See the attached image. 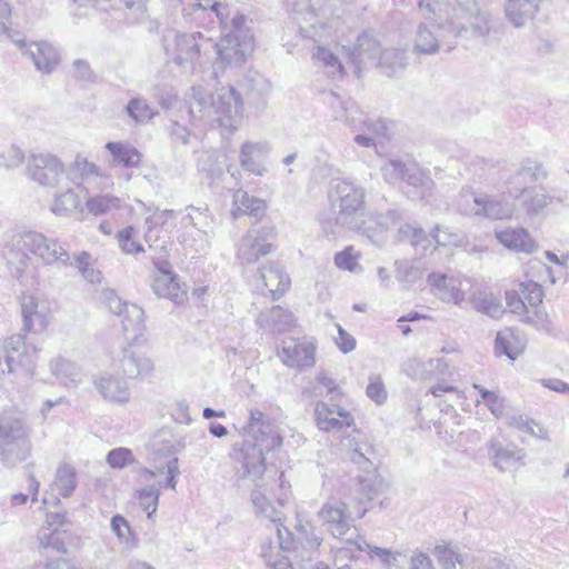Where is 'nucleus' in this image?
<instances>
[{
  "label": "nucleus",
  "mask_w": 569,
  "mask_h": 569,
  "mask_svg": "<svg viewBox=\"0 0 569 569\" xmlns=\"http://www.w3.org/2000/svg\"><path fill=\"white\" fill-rule=\"evenodd\" d=\"M413 52L433 54L446 39L486 38L492 29L491 13L478 0H420Z\"/></svg>",
  "instance_id": "obj_1"
},
{
  "label": "nucleus",
  "mask_w": 569,
  "mask_h": 569,
  "mask_svg": "<svg viewBox=\"0 0 569 569\" xmlns=\"http://www.w3.org/2000/svg\"><path fill=\"white\" fill-rule=\"evenodd\" d=\"M7 259L13 277L23 286H32L37 280L38 268L32 259L44 267L71 266L64 242L33 229H19L12 234Z\"/></svg>",
  "instance_id": "obj_2"
},
{
  "label": "nucleus",
  "mask_w": 569,
  "mask_h": 569,
  "mask_svg": "<svg viewBox=\"0 0 569 569\" xmlns=\"http://www.w3.org/2000/svg\"><path fill=\"white\" fill-rule=\"evenodd\" d=\"M188 113L196 127L217 122L228 133H233L243 120V101L233 87L218 88L209 97L201 86H193L188 96Z\"/></svg>",
  "instance_id": "obj_3"
},
{
  "label": "nucleus",
  "mask_w": 569,
  "mask_h": 569,
  "mask_svg": "<svg viewBox=\"0 0 569 569\" xmlns=\"http://www.w3.org/2000/svg\"><path fill=\"white\" fill-rule=\"evenodd\" d=\"M247 433L254 439V442L244 440L237 460L241 462L253 482L264 480L262 478L266 471L264 451L280 447L282 438L273 420L259 409L250 410Z\"/></svg>",
  "instance_id": "obj_4"
},
{
  "label": "nucleus",
  "mask_w": 569,
  "mask_h": 569,
  "mask_svg": "<svg viewBox=\"0 0 569 569\" xmlns=\"http://www.w3.org/2000/svg\"><path fill=\"white\" fill-rule=\"evenodd\" d=\"M168 62L181 74L190 76L198 72L213 48V41L201 32H173L163 39Z\"/></svg>",
  "instance_id": "obj_5"
},
{
  "label": "nucleus",
  "mask_w": 569,
  "mask_h": 569,
  "mask_svg": "<svg viewBox=\"0 0 569 569\" xmlns=\"http://www.w3.org/2000/svg\"><path fill=\"white\" fill-rule=\"evenodd\" d=\"M329 198L332 207H338L337 226L363 232L370 229L365 227L366 192L362 187L349 180H336L331 186Z\"/></svg>",
  "instance_id": "obj_6"
},
{
  "label": "nucleus",
  "mask_w": 569,
  "mask_h": 569,
  "mask_svg": "<svg viewBox=\"0 0 569 569\" xmlns=\"http://www.w3.org/2000/svg\"><path fill=\"white\" fill-rule=\"evenodd\" d=\"M328 8H317L313 0L292 2L293 20L303 38L321 43L333 39L338 19H330Z\"/></svg>",
  "instance_id": "obj_7"
},
{
  "label": "nucleus",
  "mask_w": 569,
  "mask_h": 569,
  "mask_svg": "<svg viewBox=\"0 0 569 569\" xmlns=\"http://www.w3.org/2000/svg\"><path fill=\"white\" fill-rule=\"evenodd\" d=\"M350 59L359 71L361 67L377 66L387 76H392L406 67L405 51L388 48L381 50L380 43L371 36L365 33L358 38L355 51Z\"/></svg>",
  "instance_id": "obj_8"
},
{
  "label": "nucleus",
  "mask_w": 569,
  "mask_h": 569,
  "mask_svg": "<svg viewBox=\"0 0 569 569\" xmlns=\"http://www.w3.org/2000/svg\"><path fill=\"white\" fill-rule=\"evenodd\" d=\"M30 429L19 418L0 417V461L8 468H13L24 461L30 455Z\"/></svg>",
  "instance_id": "obj_9"
},
{
  "label": "nucleus",
  "mask_w": 569,
  "mask_h": 569,
  "mask_svg": "<svg viewBox=\"0 0 569 569\" xmlns=\"http://www.w3.org/2000/svg\"><path fill=\"white\" fill-rule=\"evenodd\" d=\"M64 173V163L51 152H32L27 159L26 176L40 187L57 188Z\"/></svg>",
  "instance_id": "obj_10"
},
{
  "label": "nucleus",
  "mask_w": 569,
  "mask_h": 569,
  "mask_svg": "<svg viewBox=\"0 0 569 569\" xmlns=\"http://www.w3.org/2000/svg\"><path fill=\"white\" fill-rule=\"evenodd\" d=\"M273 487L274 482L267 479L254 482V488L250 493V501L256 517L263 518L276 523L280 548L287 550L290 549V546L284 540L283 532L288 536H290V532L282 523L286 519L284 513L278 509L269 498V492Z\"/></svg>",
  "instance_id": "obj_11"
},
{
  "label": "nucleus",
  "mask_w": 569,
  "mask_h": 569,
  "mask_svg": "<svg viewBox=\"0 0 569 569\" xmlns=\"http://www.w3.org/2000/svg\"><path fill=\"white\" fill-rule=\"evenodd\" d=\"M213 50L217 58L213 62L214 73L222 71L227 67L238 66L246 61L247 57L253 51L252 34H242V38L226 34L220 42L214 43Z\"/></svg>",
  "instance_id": "obj_12"
},
{
  "label": "nucleus",
  "mask_w": 569,
  "mask_h": 569,
  "mask_svg": "<svg viewBox=\"0 0 569 569\" xmlns=\"http://www.w3.org/2000/svg\"><path fill=\"white\" fill-rule=\"evenodd\" d=\"M317 345L312 338H286L281 341L278 357L288 368L303 370L316 363Z\"/></svg>",
  "instance_id": "obj_13"
},
{
  "label": "nucleus",
  "mask_w": 569,
  "mask_h": 569,
  "mask_svg": "<svg viewBox=\"0 0 569 569\" xmlns=\"http://www.w3.org/2000/svg\"><path fill=\"white\" fill-rule=\"evenodd\" d=\"M19 300L23 330L28 332L46 330L52 316L50 301L30 292L22 293Z\"/></svg>",
  "instance_id": "obj_14"
},
{
  "label": "nucleus",
  "mask_w": 569,
  "mask_h": 569,
  "mask_svg": "<svg viewBox=\"0 0 569 569\" xmlns=\"http://www.w3.org/2000/svg\"><path fill=\"white\" fill-rule=\"evenodd\" d=\"M351 450V460L358 465H366V476L359 477V489L361 491V500H371L377 495L381 480L379 479L376 469L370 461L369 456L372 453V448L367 442L353 439H347L345 443Z\"/></svg>",
  "instance_id": "obj_15"
},
{
  "label": "nucleus",
  "mask_w": 569,
  "mask_h": 569,
  "mask_svg": "<svg viewBox=\"0 0 569 569\" xmlns=\"http://www.w3.org/2000/svg\"><path fill=\"white\" fill-rule=\"evenodd\" d=\"M276 236L273 227H261L249 230L241 239L237 258L242 264H251L258 261L262 256H267L272 250V243L269 241Z\"/></svg>",
  "instance_id": "obj_16"
},
{
  "label": "nucleus",
  "mask_w": 569,
  "mask_h": 569,
  "mask_svg": "<svg viewBox=\"0 0 569 569\" xmlns=\"http://www.w3.org/2000/svg\"><path fill=\"white\" fill-rule=\"evenodd\" d=\"M118 361L121 372L129 379H148L154 371L153 360L134 347V343H128L122 348Z\"/></svg>",
  "instance_id": "obj_17"
},
{
  "label": "nucleus",
  "mask_w": 569,
  "mask_h": 569,
  "mask_svg": "<svg viewBox=\"0 0 569 569\" xmlns=\"http://www.w3.org/2000/svg\"><path fill=\"white\" fill-rule=\"evenodd\" d=\"M319 519L328 526L335 538H342L351 527V516L347 505L338 499L325 502L318 511Z\"/></svg>",
  "instance_id": "obj_18"
},
{
  "label": "nucleus",
  "mask_w": 569,
  "mask_h": 569,
  "mask_svg": "<svg viewBox=\"0 0 569 569\" xmlns=\"http://www.w3.org/2000/svg\"><path fill=\"white\" fill-rule=\"evenodd\" d=\"M271 151V146L268 141H244L239 150V163L243 170L262 177L268 172L266 159Z\"/></svg>",
  "instance_id": "obj_19"
},
{
  "label": "nucleus",
  "mask_w": 569,
  "mask_h": 569,
  "mask_svg": "<svg viewBox=\"0 0 569 569\" xmlns=\"http://www.w3.org/2000/svg\"><path fill=\"white\" fill-rule=\"evenodd\" d=\"M427 282L431 293L442 302L460 306L466 299L462 280L459 277L432 272L428 276Z\"/></svg>",
  "instance_id": "obj_20"
},
{
  "label": "nucleus",
  "mask_w": 569,
  "mask_h": 569,
  "mask_svg": "<svg viewBox=\"0 0 569 569\" xmlns=\"http://www.w3.org/2000/svg\"><path fill=\"white\" fill-rule=\"evenodd\" d=\"M315 419L318 428L323 431H342L355 422L350 411L326 401L316 403Z\"/></svg>",
  "instance_id": "obj_21"
},
{
  "label": "nucleus",
  "mask_w": 569,
  "mask_h": 569,
  "mask_svg": "<svg viewBox=\"0 0 569 569\" xmlns=\"http://www.w3.org/2000/svg\"><path fill=\"white\" fill-rule=\"evenodd\" d=\"M93 385L103 400L114 405H126L131 399L127 380L111 372L102 371L93 379Z\"/></svg>",
  "instance_id": "obj_22"
},
{
  "label": "nucleus",
  "mask_w": 569,
  "mask_h": 569,
  "mask_svg": "<svg viewBox=\"0 0 569 569\" xmlns=\"http://www.w3.org/2000/svg\"><path fill=\"white\" fill-rule=\"evenodd\" d=\"M511 196L520 199L521 209L528 217L540 216L556 202H561L560 198L551 196L541 186L522 188L518 192L513 191Z\"/></svg>",
  "instance_id": "obj_23"
},
{
  "label": "nucleus",
  "mask_w": 569,
  "mask_h": 569,
  "mask_svg": "<svg viewBox=\"0 0 569 569\" xmlns=\"http://www.w3.org/2000/svg\"><path fill=\"white\" fill-rule=\"evenodd\" d=\"M402 371L412 380L427 381L450 375L449 366L442 358L422 360L410 358L402 365Z\"/></svg>",
  "instance_id": "obj_24"
},
{
  "label": "nucleus",
  "mask_w": 569,
  "mask_h": 569,
  "mask_svg": "<svg viewBox=\"0 0 569 569\" xmlns=\"http://www.w3.org/2000/svg\"><path fill=\"white\" fill-rule=\"evenodd\" d=\"M296 322L293 313L280 306L261 311L256 318L257 326L270 333L288 332L296 327Z\"/></svg>",
  "instance_id": "obj_25"
},
{
  "label": "nucleus",
  "mask_w": 569,
  "mask_h": 569,
  "mask_svg": "<svg viewBox=\"0 0 569 569\" xmlns=\"http://www.w3.org/2000/svg\"><path fill=\"white\" fill-rule=\"evenodd\" d=\"M495 236L499 243L515 252L530 254L539 248L536 239L525 228L499 229L495 231Z\"/></svg>",
  "instance_id": "obj_26"
},
{
  "label": "nucleus",
  "mask_w": 569,
  "mask_h": 569,
  "mask_svg": "<svg viewBox=\"0 0 569 569\" xmlns=\"http://www.w3.org/2000/svg\"><path fill=\"white\" fill-rule=\"evenodd\" d=\"M547 176L548 172L540 162L532 159H525L508 178V192L509 194H512L513 191L518 192L520 189L527 188L525 186L527 182H536L546 179Z\"/></svg>",
  "instance_id": "obj_27"
},
{
  "label": "nucleus",
  "mask_w": 569,
  "mask_h": 569,
  "mask_svg": "<svg viewBox=\"0 0 569 569\" xmlns=\"http://www.w3.org/2000/svg\"><path fill=\"white\" fill-rule=\"evenodd\" d=\"M24 57L29 58L36 69L43 73L52 72L60 61L58 50L47 41L30 42Z\"/></svg>",
  "instance_id": "obj_28"
},
{
  "label": "nucleus",
  "mask_w": 569,
  "mask_h": 569,
  "mask_svg": "<svg viewBox=\"0 0 569 569\" xmlns=\"http://www.w3.org/2000/svg\"><path fill=\"white\" fill-rule=\"evenodd\" d=\"M121 325L128 343H138L147 331L144 311L134 303L124 306Z\"/></svg>",
  "instance_id": "obj_29"
},
{
  "label": "nucleus",
  "mask_w": 569,
  "mask_h": 569,
  "mask_svg": "<svg viewBox=\"0 0 569 569\" xmlns=\"http://www.w3.org/2000/svg\"><path fill=\"white\" fill-rule=\"evenodd\" d=\"M259 280L273 299L282 296L290 286L289 277L277 263L264 266L259 272Z\"/></svg>",
  "instance_id": "obj_30"
},
{
  "label": "nucleus",
  "mask_w": 569,
  "mask_h": 569,
  "mask_svg": "<svg viewBox=\"0 0 569 569\" xmlns=\"http://www.w3.org/2000/svg\"><path fill=\"white\" fill-rule=\"evenodd\" d=\"M152 289L157 296L168 298L174 302H181L184 298V291L180 288L176 276L168 270H157Z\"/></svg>",
  "instance_id": "obj_31"
},
{
  "label": "nucleus",
  "mask_w": 569,
  "mask_h": 569,
  "mask_svg": "<svg viewBox=\"0 0 569 569\" xmlns=\"http://www.w3.org/2000/svg\"><path fill=\"white\" fill-rule=\"evenodd\" d=\"M526 348V339L511 328L499 331L495 341L496 352L506 355L509 359H517Z\"/></svg>",
  "instance_id": "obj_32"
},
{
  "label": "nucleus",
  "mask_w": 569,
  "mask_h": 569,
  "mask_svg": "<svg viewBox=\"0 0 569 569\" xmlns=\"http://www.w3.org/2000/svg\"><path fill=\"white\" fill-rule=\"evenodd\" d=\"M267 203L263 199L250 196L247 191L238 189L233 193L231 213L234 218L240 216L260 217L264 213Z\"/></svg>",
  "instance_id": "obj_33"
},
{
  "label": "nucleus",
  "mask_w": 569,
  "mask_h": 569,
  "mask_svg": "<svg viewBox=\"0 0 569 569\" xmlns=\"http://www.w3.org/2000/svg\"><path fill=\"white\" fill-rule=\"evenodd\" d=\"M538 8L537 0H507L505 13L516 28H520L533 18Z\"/></svg>",
  "instance_id": "obj_34"
},
{
  "label": "nucleus",
  "mask_w": 569,
  "mask_h": 569,
  "mask_svg": "<svg viewBox=\"0 0 569 569\" xmlns=\"http://www.w3.org/2000/svg\"><path fill=\"white\" fill-rule=\"evenodd\" d=\"M489 452L493 460V465L500 471L510 470L525 458L522 449H519L516 446L506 447L498 441H491Z\"/></svg>",
  "instance_id": "obj_35"
},
{
  "label": "nucleus",
  "mask_w": 569,
  "mask_h": 569,
  "mask_svg": "<svg viewBox=\"0 0 569 569\" xmlns=\"http://www.w3.org/2000/svg\"><path fill=\"white\" fill-rule=\"evenodd\" d=\"M50 211L57 217H70L76 211H82V202L76 190L68 188L54 194Z\"/></svg>",
  "instance_id": "obj_36"
},
{
  "label": "nucleus",
  "mask_w": 569,
  "mask_h": 569,
  "mask_svg": "<svg viewBox=\"0 0 569 569\" xmlns=\"http://www.w3.org/2000/svg\"><path fill=\"white\" fill-rule=\"evenodd\" d=\"M106 149L112 156V163L121 164L129 168H136L140 164L141 154L130 143L126 142H108Z\"/></svg>",
  "instance_id": "obj_37"
},
{
  "label": "nucleus",
  "mask_w": 569,
  "mask_h": 569,
  "mask_svg": "<svg viewBox=\"0 0 569 569\" xmlns=\"http://www.w3.org/2000/svg\"><path fill=\"white\" fill-rule=\"evenodd\" d=\"M347 543H352V541L348 540ZM353 545L358 550L366 551L371 560L376 559L380 561V563L387 569L396 566L398 558L401 555L399 551H392L391 549L371 546L362 537H359L357 540H355Z\"/></svg>",
  "instance_id": "obj_38"
},
{
  "label": "nucleus",
  "mask_w": 569,
  "mask_h": 569,
  "mask_svg": "<svg viewBox=\"0 0 569 569\" xmlns=\"http://www.w3.org/2000/svg\"><path fill=\"white\" fill-rule=\"evenodd\" d=\"M515 204L507 201L503 198L489 197L485 194L483 198V210L481 217L491 220H505L511 219L515 214Z\"/></svg>",
  "instance_id": "obj_39"
},
{
  "label": "nucleus",
  "mask_w": 569,
  "mask_h": 569,
  "mask_svg": "<svg viewBox=\"0 0 569 569\" xmlns=\"http://www.w3.org/2000/svg\"><path fill=\"white\" fill-rule=\"evenodd\" d=\"M100 176V168L81 154H77L68 168V178L77 186L92 177Z\"/></svg>",
  "instance_id": "obj_40"
},
{
  "label": "nucleus",
  "mask_w": 569,
  "mask_h": 569,
  "mask_svg": "<svg viewBox=\"0 0 569 569\" xmlns=\"http://www.w3.org/2000/svg\"><path fill=\"white\" fill-rule=\"evenodd\" d=\"M485 193L475 192L471 188L465 187L460 190L456 206L465 216H479L483 210Z\"/></svg>",
  "instance_id": "obj_41"
},
{
  "label": "nucleus",
  "mask_w": 569,
  "mask_h": 569,
  "mask_svg": "<svg viewBox=\"0 0 569 569\" xmlns=\"http://www.w3.org/2000/svg\"><path fill=\"white\" fill-rule=\"evenodd\" d=\"M49 368L50 372L66 386L69 382L76 383L80 381L81 372L79 367L63 357L52 358L49 362Z\"/></svg>",
  "instance_id": "obj_42"
},
{
  "label": "nucleus",
  "mask_w": 569,
  "mask_h": 569,
  "mask_svg": "<svg viewBox=\"0 0 569 569\" xmlns=\"http://www.w3.org/2000/svg\"><path fill=\"white\" fill-rule=\"evenodd\" d=\"M315 63L325 68L328 76L340 78L343 76V66L339 58L326 46L318 44L312 53Z\"/></svg>",
  "instance_id": "obj_43"
},
{
  "label": "nucleus",
  "mask_w": 569,
  "mask_h": 569,
  "mask_svg": "<svg viewBox=\"0 0 569 569\" xmlns=\"http://www.w3.org/2000/svg\"><path fill=\"white\" fill-rule=\"evenodd\" d=\"M207 209H199V208H189L188 213L184 217L186 220H188V223H190L197 231L199 236V243L190 244L191 247H194V250L197 252L203 251L209 247V239L208 233L203 230H201L202 227H206L208 224V214Z\"/></svg>",
  "instance_id": "obj_44"
},
{
  "label": "nucleus",
  "mask_w": 569,
  "mask_h": 569,
  "mask_svg": "<svg viewBox=\"0 0 569 569\" xmlns=\"http://www.w3.org/2000/svg\"><path fill=\"white\" fill-rule=\"evenodd\" d=\"M122 200L113 194H94L87 199L86 208L93 216L108 214L121 208Z\"/></svg>",
  "instance_id": "obj_45"
},
{
  "label": "nucleus",
  "mask_w": 569,
  "mask_h": 569,
  "mask_svg": "<svg viewBox=\"0 0 569 569\" xmlns=\"http://www.w3.org/2000/svg\"><path fill=\"white\" fill-rule=\"evenodd\" d=\"M78 479L74 468L70 465H60L56 472V479L53 482L54 489L62 497H69L77 488Z\"/></svg>",
  "instance_id": "obj_46"
},
{
  "label": "nucleus",
  "mask_w": 569,
  "mask_h": 569,
  "mask_svg": "<svg viewBox=\"0 0 569 569\" xmlns=\"http://www.w3.org/2000/svg\"><path fill=\"white\" fill-rule=\"evenodd\" d=\"M405 180L409 186L419 189V197L426 198L430 196L433 188V181L417 164L410 163L406 169Z\"/></svg>",
  "instance_id": "obj_47"
},
{
  "label": "nucleus",
  "mask_w": 569,
  "mask_h": 569,
  "mask_svg": "<svg viewBox=\"0 0 569 569\" xmlns=\"http://www.w3.org/2000/svg\"><path fill=\"white\" fill-rule=\"evenodd\" d=\"M398 236L400 240H408L413 247H421L423 250L431 243V239L426 231L413 222H407L400 226Z\"/></svg>",
  "instance_id": "obj_48"
},
{
  "label": "nucleus",
  "mask_w": 569,
  "mask_h": 569,
  "mask_svg": "<svg viewBox=\"0 0 569 569\" xmlns=\"http://www.w3.org/2000/svg\"><path fill=\"white\" fill-rule=\"evenodd\" d=\"M161 487V483H151L137 490V499L139 500L140 507L147 512L148 518H151L157 511Z\"/></svg>",
  "instance_id": "obj_49"
},
{
  "label": "nucleus",
  "mask_w": 569,
  "mask_h": 569,
  "mask_svg": "<svg viewBox=\"0 0 569 569\" xmlns=\"http://www.w3.org/2000/svg\"><path fill=\"white\" fill-rule=\"evenodd\" d=\"M137 228L129 224L116 233L121 251L126 254H138L144 251L143 246L136 239Z\"/></svg>",
  "instance_id": "obj_50"
},
{
  "label": "nucleus",
  "mask_w": 569,
  "mask_h": 569,
  "mask_svg": "<svg viewBox=\"0 0 569 569\" xmlns=\"http://www.w3.org/2000/svg\"><path fill=\"white\" fill-rule=\"evenodd\" d=\"M433 555L443 569H456L457 565L462 566L465 561L463 556L448 543L437 545Z\"/></svg>",
  "instance_id": "obj_51"
},
{
  "label": "nucleus",
  "mask_w": 569,
  "mask_h": 569,
  "mask_svg": "<svg viewBox=\"0 0 569 569\" xmlns=\"http://www.w3.org/2000/svg\"><path fill=\"white\" fill-rule=\"evenodd\" d=\"M127 112L138 123L148 122L158 114V111L143 98L131 99L127 104Z\"/></svg>",
  "instance_id": "obj_52"
},
{
  "label": "nucleus",
  "mask_w": 569,
  "mask_h": 569,
  "mask_svg": "<svg viewBox=\"0 0 569 569\" xmlns=\"http://www.w3.org/2000/svg\"><path fill=\"white\" fill-rule=\"evenodd\" d=\"M26 161L24 151L17 144L11 143L0 149V168L11 171L21 167Z\"/></svg>",
  "instance_id": "obj_53"
},
{
  "label": "nucleus",
  "mask_w": 569,
  "mask_h": 569,
  "mask_svg": "<svg viewBox=\"0 0 569 569\" xmlns=\"http://www.w3.org/2000/svg\"><path fill=\"white\" fill-rule=\"evenodd\" d=\"M299 542L308 551H316L322 543V538L317 533L316 528L309 523L299 522L296 527Z\"/></svg>",
  "instance_id": "obj_54"
},
{
  "label": "nucleus",
  "mask_w": 569,
  "mask_h": 569,
  "mask_svg": "<svg viewBox=\"0 0 569 569\" xmlns=\"http://www.w3.org/2000/svg\"><path fill=\"white\" fill-rule=\"evenodd\" d=\"M182 4L190 7L193 11H206L210 9L219 19L220 23H224L229 14L227 4L217 2L216 0H179Z\"/></svg>",
  "instance_id": "obj_55"
},
{
  "label": "nucleus",
  "mask_w": 569,
  "mask_h": 569,
  "mask_svg": "<svg viewBox=\"0 0 569 569\" xmlns=\"http://www.w3.org/2000/svg\"><path fill=\"white\" fill-rule=\"evenodd\" d=\"M396 278L399 281L412 283L420 279L423 273L422 267L416 262L396 261Z\"/></svg>",
  "instance_id": "obj_56"
},
{
  "label": "nucleus",
  "mask_w": 569,
  "mask_h": 569,
  "mask_svg": "<svg viewBox=\"0 0 569 569\" xmlns=\"http://www.w3.org/2000/svg\"><path fill=\"white\" fill-rule=\"evenodd\" d=\"M360 254L353 247H347L345 250L335 254V263L341 270L356 272L361 269L359 264Z\"/></svg>",
  "instance_id": "obj_57"
},
{
  "label": "nucleus",
  "mask_w": 569,
  "mask_h": 569,
  "mask_svg": "<svg viewBox=\"0 0 569 569\" xmlns=\"http://www.w3.org/2000/svg\"><path fill=\"white\" fill-rule=\"evenodd\" d=\"M520 292L522 295L523 300L527 303V309H536L538 308L543 298L542 287L535 281H527L520 283Z\"/></svg>",
  "instance_id": "obj_58"
},
{
  "label": "nucleus",
  "mask_w": 569,
  "mask_h": 569,
  "mask_svg": "<svg viewBox=\"0 0 569 569\" xmlns=\"http://www.w3.org/2000/svg\"><path fill=\"white\" fill-rule=\"evenodd\" d=\"M98 299L101 306H103L114 315H122L124 306L129 305L127 302H123L113 290L108 288L102 289L99 292Z\"/></svg>",
  "instance_id": "obj_59"
},
{
  "label": "nucleus",
  "mask_w": 569,
  "mask_h": 569,
  "mask_svg": "<svg viewBox=\"0 0 569 569\" xmlns=\"http://www.w3.org/2000/svg\"><path fill=\"white\" fill-rule=\"evenodd\" d=\"M407 164L399 160H389L381 167V172L386 181L396 183L406 178Z\"/></svg>",
  "instance_id": "obj_60"
},
{
  "label": "nucleus",
  "mask_w": 569,
  "mask_h": 569,
  "mask_svg": "<svg viewBox=\"0 0 569 569\" xmlns=\"http://www.w3.org/2000/svg\"><path fill=\"white\" fill-rule=\"evenodd\" d=\"M276 548L269 545H262L261 556L269 569H293L290 561L284 557L274 553Z\"/></svg>",
  "instance_id": "obj_61"
},
{
  "label": "nucleus",
  "mask_w": 569,
  "mask_h": 569,
  "mask_svg": "<svg viewBox=\"0 0 569 569\" xmlns=\"http://www.w3.org/2000/svg\"><path fill=\"white\" fill-rule=\"evenodd\" d=\"M532 310V315H530V312L526 313L523 321L535 326L539 330L551 332L555 329V326L549 319L548 313L545 310L539 309V307Z\"/></svg>",
  "instance_id": "obj_62"
},
{
  "label": "nucleus",
  "mask_w": 569,
  "mask_h": 569,
  "mask_svg": "<svg viewBox=\"0 0 569 569\" xmlns=\"http://www.w3.org/2000/svg\"><path fill=\"white\" fill-rule=\"evenodd\" d=\"M431 237L438 246H460L462 243V238L458 233L439 226L433 229Z\"/></svg>",
  "instance_id": "obj_63"
},
{
  "label": "nucleus",
  "mask_w": 569,
  "mask_h": 569,
  "mask_svg": "<svg viewBox=\"0 0 569 569\" xmlns=\"http://www.w3.org/2000/svg\"><path fill=\"white\" fill-rule=\"evenodd\" d=\"M107 461L112 468H123L133 462V456L130 449L117 448L108 453Z\"/></svg>",
  "instance_id": "obj_64"
}]
</instances>
